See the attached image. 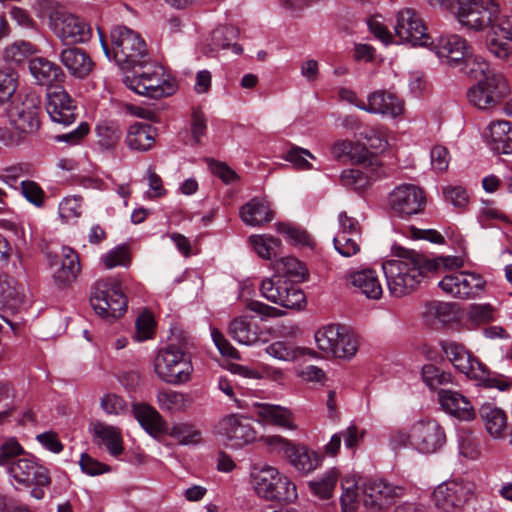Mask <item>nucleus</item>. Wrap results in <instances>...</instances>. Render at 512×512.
Segmentation results:
<instances>
[{"instance_id":"obj_1","label":"nucleus","mask_w":512,"mask_h":512,"mask_svg":"<svg viewBox=\"0 0 512 512\" xmlns=\"http://www.w3.org/2000/svg\"><path fill=\"white\" fill-rule=\"evenodd\" d=\"M500 13L499 5L494 0H482L473 7L457 11L459 22L476 31L492 26V35L487 38L488 51L496 58L508 60L512 54V16H507L494 26Z\"/></svg>"},{"instance_id":"obj_2","label":"nucleus","mask_w":512,"mask_h":512,"mask_svg":"<svg viewBox=\"0 0 512 512\" xmlns=\"http://www.w3.org/2000/svg\"><path fill=\"white\" fill-rule=\"evenodd\" d=\"M445 428L434 418L425 417L413 422L408 432L398 429L389 437V446L394 451L410 447L423 455L438 453L446 444Z\"/></svg>"},{"instance_id":"obj_3","label":"nucleus","mask_w":512,"mask_h":512,"mask_svg":"<svg viewBox=\"0 0 512 512\" xmlns=\"http://www.w3.org/2000/svg\"><path fill=\"white\" fill-rule=\"evenodd\" d=\"M387 286L393 297L412 293L420 284L425 268V256L415 250L401 249L396 259L382 265Z\"/></svg>"},{"instance_id":"obj_4","label":"nucleus","mask_w":512,"mask_h":512,"mask_svg":"<svg viewBox=\"0 0 512 512\" xmlns=\"http://www.w3.org/2000/svg\"><path fill=\"white\" fill-rule=\"evenodd\" d=\"M113 58L123 70L142 67L149 60L147 46L139 33L117 26L110 33Z\"/></svg>"},{"instance_id":"obj_5","label":"nucleus","mask_w":512,"mask_h":512,"mask_svg":"<svg viewBox=\"0 0 512 512\" xmlns=\"http://www.w3.org/2000/svg\"><path fill=\"white\" fill-rule=\"evenodd\" d=\"M250 477L253 489L261 498L290 502L297 496L295 485L273 466L254 464Z\"/></svg>"},{"instance_id":"obj_6","label":"nucleus","mask_w":512,"mask_h":512,"mask_svg":"<svg viewBox=\"0 0 512 512\" xmlns=\"http://www.w3.org/2000/svg\"><path fill=\"white\" fill-rule=\"evenodd\" d=\"M154 371L163 382L180 385L190 380L193 366L181 348L169 345L158 351L154 359Z\"/></svg>"},{"instance_id":"obj_7","label":"nucleus","mask_w":512,"mask_h":512,"mask_svg":"<svg viewBox=\"0 0 512 512\" xmlns=\"http://www.w3.org/2000/svg\"><path fill=\"white\" fill-rule=\"evenodd\" d=\"M90 303L102 318L116 319L127 309V298L116 279L97 281L92 288Z\"/></svg>"},{"instance_id":"obj_8","label":"nucleus","mask_w":512,"mask_h":512,"mask_svg":"<svg viewBox=\"0 0 512 512\" xmlns=\"http://www.w3.org/2000/svg\"><path fill=\"white\" fill-rule=\"evenodd\" d=\"M142 72L132 77H126V85L139 95L161 98L171 95L175 86L168 79L164 68L159 64H149L142 67Z\"/></svg>"},{"instance_id":"obj_9","label":"nucleus","mask_w":512,"mask_h":512,"mask_svg":"<svg viewBox=\"0 0 512 512\" xmlns=\"http://www.w3.org/2000/svg\"><path fill=\"white\" fill-rule=\"evenodd\" d=\"M49 27L64 45L86 43L92 37L89 23L64 11H54L50 14Z\"/></svg>"},{"instance_id":"obj_10","label":"nucleus","mask_w":512,"mask_h":512,"mask_svg":"<svg viewBox=\"0 0 512 512\" xmlns=\"http://www.w3.org/2000/svg\"><path fill=\"white\" fill-rule=\"evenodd\" d=\"M261 295L268 301L289 309H300L305 304L303 291L289 280L273 275L260 285Z\"/></svg>"},{"instance_id":"obj_11","label":"nucleus","mask_w":512,"mask_h":512,"mask_svg":"<svg viewBox=\"0 0 512 512\" xmlns=\"http://www.w3.org/2000/svg\"><path fill=\"white\" fill-rule=\"evenodd\" d=\"M7 116L13 129L25 136L35 133L40 125V99L34 94L13 100L7 107Z\"/></svg>"},{"instance_id":"obj_12","label":"nucleus","mask_w":512,"mask_h":512,"mask_svg":"<svg viewBox=\"0 0 512 512\" xmlns=\"http://www.w3.org/2000/svg\"><path fill=\"white\" fill-rule=\"evenodd\" d=\"M425 205V192L414 184L398 185L388 195L391 212L403 219L421 213Z\"/></svg>"},{"instance_id":"obj_13","label":"nucleus","mask_w":512,"mask_h":512,"mask_svg":"<svg viewBox=\"0 0 512 512\" xmlns=\"http://www.w3.org/2000/svg\"><path fill=\"white\" fill-rule=\"evenodd\" d=\"M363 504L370 511H379L405 494V488L382 479H361Z\"/></svg>"},{"instance_id":"obj_14","label":"nucleus","mask_w":512,"mask_h":512,"mask_svg":"<svg viewBox=\"0 0 512 512\" xmlns=\"http://www.w3.org/2000/svg\"><path fill=\"white\" fill-rule=\"evenodd\" d=\"M396 35L413 46L428 47L433 40L421 15L413 8L400 10L396 17Z\"/></svg>"},{"instance_id":"obj_15","label":"nucleus","mask_w":512,"mask_h":512,"mask_svg":"<svg viewBox=\"0 0 512 512\" xmlns=\"http://www.w3.org/2000/svg\"><path fill=\"white\" fill-rule=\"evenodd\" d=\"M508 93L509 87L504 76L490 74L468 90L467 98L478 109H489Z\"/></svg>"},{"instance_id":"obj_16","label":"nucleus","mask_w":512,"mask_h":512,"mask_svg":"<svg viewBox=\"0 0 512 512\" xmlns=\"http://www.w3.org/2000/svg\"><path fill=\"white\" fill-rule=\"evenodd\" d=\"M441 349L451 364L467 378L485 381L489 377L486 366L474 357L464 345L454 341L441 342Z\"/></svg>"},{"instance_id":"obj_17","label":"nucleus","mask_w":512,"mask_h":512,"mask_svg":"<svg viewBox=\"0 0 512 512\" xmlns=\"http://www.w3.org/2000/svg\"><path fill=\"white\" fill-rule=\"evenodd\" d=\"M485 280L481 275L471 272L447 274L439 282V287L452 297L472 299L485 288Z\"/></svg>"},{"instance_id":"obj_18","label":"nucleus","mask_w":512,"mask_h":512,"mask_svg":"<svg viewBox=\"0 0 512 512\" xmlns=\"http://www.w3.org/2000/svg\"><path fill=\"white\" fill-rule=\"evenodd\" d=\"M45 109L50 119L60 125H70L77 117L75 100L63 87L58 85L48 88Z\"/></svg>"},{"instance_id":"obj_19","label":"nucleus","mask_w":512,"mask_h":512,"mask_svg":"<svg viewBox=\"0 0 512 512\" xmlns=\"http://www.w3.org/2000/svg\"><path fill=\"white\" fill-rule=\"evenodd\" d=\"M470 488L462 481L451 480L439 484L433 491V501L441 512H455L467 501Z\"/></svg>"},{"instance_id":"obj_20","label":"nucleus","mask_w":512,"mask_h":512,"mask_svg":"<svg viewBox=\"0 0 512 512\" xmlns=\"http://www.w3.org/2000/svg\"><path fill=\"white\" fill-rule=\"evenodd\" d=\"M218 429L219 433L236 447H242L257 439V432L252 423L241 415L232 414L224 417L219 422Z\"/></svg>"},{"instance_id":"obj_21","label":"nucleus","mask_w":512,"mask_h":512,"mask_svg":"<svg viewBox=\"0 0 512 512\" xmlns=\"http://www.w3.org/2000/svg\"><path fill=\"white\" fill-rule=\"evenodd\" d=\"M428 47L433 50L443 63L450 67L458 66L461 60L465 59L466 53L470 49L467 41L456 34L440 36L436 42L429 44Z\"/></svg>"},{"instance_id":"obj_22","label":"nucleus","mask_w":512,"mask_h":512,"mask_svg":"<svg viewBox=\"0 0 512 512\" xmlns=\"http://www.w3.org/2000/svg\"><path fill=\"white\" fill-rule=\"evenodd\" d=\"M346 284L356 292L371 300H378L383 294V288L378 274L371 268L350 271L345 276Z\"/></svg>"},{"instance_id":"obj_23","label":"nucleus","mask_w":512,"mask_h":512,"mask_svg":"<svg viewBox=\"0 0 512 512\" xmlns=\"http://www.w3.org/2000/svg\"><path fill=\"white\" fill-rule=\"evenodd\" d=\"M10 475L19 483L47 486L50 484L48 470L28 458L18 459L9 467Z\"/></svg>"},{"instance_id":"obj_24","label":"nucleus","mask_w":512,"mask_h":512,"mask_svg":"<svg viewBox=\"0 0 512 512\" xmlns=\"http://www.w3.org/2000/svg\"><path fill=\"white\" fill-rule=\"evenodd\" d=\"M372 114L391 116L393 118L401 115L404 111V103L395 94L386 90H376L367 96V104L361 106Z\"/></svg>"},{"instance_id":"obj_25","label":"nucleus","mask_w":512,"mask_h":512,"mask_svg":"<svg viewBox=\"0 0 512 512\" xmlns=\"http://www.w3.org/2000/svg\"><path fill=\"white\" fill-rule=\"evenodd\" d=\"M132 413L140 426L153 438L158 439L168 432V424L163 416L151 405L136 403Z\"/></svg>"},{"instance_id":"obj_26","label":"nucleus","mask_w":512,"mask_h":512,"mask_svg":"<svg viewBox=\"0 0 512 512\" xmlns=\"http://www.w3.org/2000/svg\"><path fill=\"white\" fill-rule=\"evenodd\" d=\"M256 416L260 421L286 430H297L295 415L287 407L270 403H255Z\"/></svg>"},{"instance_id":"obj_27","label":"nucleus","mask_w":512,"mask_h":512,"mask_svg":"<svg viewBox=\"0 0 512 512\" xmlns=\"http://www.w3.org/2000/svg\"><path fill=\"white\" fill-rule=\"evenodd\" d=\"M59 61L72 76L78 79L86 78L95 65L84 49L74 46L63 49L59 54Z\"/></svg>"},{"instance_id":"obj_28","label":"nucleus","mask_w":512,"mask_h":512,"mask_svg":"<svg viewBox=\"0 0 512 512\" xmlns=\"http://www.w3.org/2000/svg\"><path fill=\"white\" fill-rule=\"evenodd\" d=\"M60 265L52 273L54 284L59 288L69 287L78 277L81 267L78 254L70 247L61 250Z\"/></svg>"},{"instance_id":"obj_29","label":"nucleus","mask_w":512,"mask_h":512,"mask_svg":"<svg viewBox=\"0 0 512 512\" xmlns=\"http://www.w3.org/2000/svg\"><path fill=\"white\" fill-rule=\"evenodd\" d=\"M438 398L441 407L454 417L464 421H471L475 418V410L464 395L456 391L441 389Z\"/></svg>"},{"instance_id":"obj_30","label":"nucleus","mask_w":512,"mask_h":512,"mask_svg":"<svg viewBox=\"0 0 512 512\" xmlns=\"http://www.w3.org/2000/svg\"><path fill=\"white\" fill-rule=\"evenodd\" d=\"M492 150L499 154L512 153V123L507 120L492 121L485 130Z\"/></svg>"},{"instance_id":"obj_31","label":"nucleus","mask_w":512,"mask_h":512,"mask_svg":"<svg viewBox=\"0 0 512 512\" xmlns=\"http://www.w3.org/2000/svg\"><path fill=\"white\" fill-rule=\"evenodd\" d=\"M94 442L104 445L112 456H119L123 452V439L118 427L96 421L92 424Z\"/></svg>"},{"instance_id":"obj_32","label":"nucleus","mask_w":512,"mask_h":512,"mask_svg":"<svg viewBox=\"0 0 512 512\" xmlns=\"http://www.w3.org/2000/svg\"><path fill=\"white\" fill-rule=\"evenodd\" d=\"M29 71L39 85L49 86V88L52 87L54 82L65 78L60 66L43 57L31 59L29 61Z\"/></svg>"},{"instance_id":"obj_33","label":"nucleus","mask_w":512,"mask_h":512,"mask_svg":"<svg viewBox=\"0 0 512 512\" xmlns=\"http://www.w3.org/2000/svg\"><path fill=\"white\" fill-rule=\"evenodd\" d=\"M273 211L265 199L253 198L240 209L242 221L249 226H262L273 219Z\"/></svg>"},{"instance_id":"obj_34","label":"nucleus","mask_w":512,"mask_h":512,"mask_svg":"<svg viewBox=\"0 0 512 512\" xmlns=\"http://www.w3.org/2000/svg\"><path fill=\"white\" fill-rule=\"evenodd\" d=\"M125 142L131 150L148 151L155 142L154 129L148 124L135 123L129 127Z\"/></svg>"},{"instance_id":"obj_35","label":"nucleus","mask_w":512,"mask_h":512,"mask_svg":"<svg viewBox=\"0 0 512 512\" xmlns=\"http://www.w3.org/2000/svg\"><path fill=\"white\" fill-rule=\"evenodd\" d=\"M95 133L97 145L102 151L114 150L122 137L120 125L113 120H103L97 123Z\"/></svg>"},{"instance_id":"obj_36","label":"nucleus","mask_w":512,"mask_h":512,"mask_svg":"<svg viewBox=\"0 0 512 512\" xmlns=\"http://www.w3.org/2000/svg\"><path fill=\"white\" fill-rule=\"evenodd\" d=\"M238 37V29L234 26H221L213 30L210 36L209 47L210 51L217 52L221 49H227L232 47V51L236 55H240L243 52V48L234 43Z\"/></svg>"},{"instance_id":"obj_37","label":"nucleus","mask_w":512,"mask_h":512,"mask_svg":"<svg viewBox=\"0 0 512 512\" xmlns=\"http://www.w3.org/2000/svg\"><path fill=\"white\" fill-rule=\"evenodd\" d=\"M270 356L282 361H295L302 356L314 357L316 352L309 348L295 346L285 341H277L266 347Z\"/></svg>"},{"instance_id":"obj_38","label":"nucleus","mask_w":512,"mask_h":512,"mask_svg":"<svg viewBox=\"0 0 512 512\" xmlns=\"http://www.w3.org/2000/svg\"><path fill=\"white\" fill-rule=\"evenodd\" d=\"M288 460L296 470L303 474L314 471L320 463V458L314 451L297 444L292 449Z\"/></svg>"},{"instance_id":"obj_39","label":"nucleus","mask_w":512,"mask_h":512,"mask_svg":"<svg viewBox=\"0 0 512 512\" xmlns=\"http://www.w3.org/2000/svg\"><path fill=\"white\" fill-rule=\"evenodd\" d=\"M332 155L336 159L348 157L350 160L362 163L368 159L367 148L359 143H354L349 140L336 141L331 149Z\"/></svg>"},{"instance_id":"obj_40","label":"nucleus","mask_w":512,"mask_h":512,"mask_svg":"<svg viewBox=\"0 0 512 512\" xmlns=\"http://www.w3.org/2000/svg\"><path fill=\"white\" fill-rule=\"evenodd\" d=\"M480 415L491 436L499 437L503 433L506 428V415L503 410L486 404L480 408Z\"/></svg>"},{"instance_id":"obj_41","label":"nucleus","mask_w":512,"mask_h":512,"mask_svg":"<svg viewBox=\"0 0 512 512\" xmlns=\"http://www.w3.org/2000/svg\"><path fill=\"white\" fill-rule=\"evenodd\" d=\"M457 67L462 73L477 80V82L484 80L490 74H494L489 71V64L482 57L473 55L470 49L466 53L465 59L461 60Z\"/></svg>"},{"instance_id":"obj_42","label":"nucleus","mask_w":512,"mask_h":512,"mask_svg":"<svg viewBox=\"0 0 512 512\" xmlns=\"http://www.w3.org/2000/svg\"><path fill=\"white\" fill-rule=\"evenodd\" d=\"M156 400L162 410L171 413L185 411L190 405L186 394L173 390L158 391Z\"/></svg>"},{"instance_id":"obj_43","label":"nucleus","mask_w":512,"mask_h":512,"mask_svg":"<svg viewBox=\"0 0 512 512\" xmlns=\"http://www.w3.org/2000/svg\"><path fill=\"white\" fill-rule=\"evenodd\" d=\"M229 335L243 345H253L258 341L257 332L251 328L250 323L245 317L234 318L228 328Z\"/></svg>"},{"instance_id":"obj_44","label":"nucleus","mask_w":512,"mask_h":512,"mask_svg":"<svg viewBox=\"0 0 512 512\" xmlns=\"http://www.w3.org/2000/svg\"><path fill=\"white\" fill-rule=\"evenodd\" d=\"M249 242L254 251L263 259H272L279 254L281 241L272 235H252Z\"/></svg>"},{"instance_id":"obj_45","label":"nucleus","mask_w":512,"mask_h":512,"mask_svg":"<svg viewBox=\"0 0 512 512\" xmlns=\"http://www.w3.org/2000/svg\"><path fill=\"white\" fill-rule=\"evenodd\" d=\"M342 493L340 496L341 512H356L359 507L358 490L360 481L346 477L341 481Z\"/></svg>"},{"instance_id":"obj_46","label":"nucleus","mask_w":512,"mask_h":512,"mask_svg":"<svg viewBox=\"0 0 512 512\" xmlns=\"http://www.w3.org/2000/svg\"><path fill=\"white\" fill-rule=\"evenodd\" d=\"M340 473L336 468H331L325 472L319 479L308 483L310 490L322 499H328L332 496L334 488L339 480Z\"/></svg>"},{"instance_id":"obj_47","label":"nucleus","mask_w":512,"mask_h":512,"mask_svg":"<svg viewBox=\"0 0 512 512\" xmlns=\"http://www.w3.org/2000/svg\"><path fill=\"white\" fill-rule=\"evenodd\" d=\"M342 327L339 325H327L315 333V341L318 349L326 354L333 355L336 341L340 337Z\"/></svg>"},{"instance_id":"obj_48","label":"nucleus","mask_w":512,"mask_h":512,"mask_svg":"<svg viewBox=\"0 0 512 512\" xmlns=\"http://www.w3.org/2000/svg\"><path fill=\"white\" fill-rule=\"evenodd\" d=\"M276 275L304 279L307 273L305 266L295 257H282L274 263Z\"/></svg>"},{"instance_id":"obj_49","label":"nucleus","mask_w":512,"mask_h":512,"mask_svg":"<svg viewBox=\"0 0 512 512\" xmlns=\"http://www.w3.org/2000/svg\"><path fill=\"white\" fill-rule=\"evenodd\" d=\"M360 238L361 235L338 232L333 238V244L340 255L351 257L360 252Z\"/></svg>"},{"instance_id":"obj_50","label":"nucleus","mask_w":512,"mask_h":512,"mask_svg":"<svg viewBox=\"0 0 512 512\" xmlns=\"http://www.w3.org/2000/svg\"><path fill=\"white\" fill-rule=\"evenodd\" d=\"M167 434L182 445L197 444L201 440V432L195 426L188 423L173 425L170 430L168 429Z\"/></svg>"},{"instance_id":"obj_51","label":"nucleus","mask_w":512,"mask_h":512,"mask_svg":"<svg viewBox=\"0 0 512 512\" xmlns=\"http://www.w3.org/2000/svg\"><path fill=\"white\" fill-rule=\"evenodd\" d=\"M421 376L423 382L432 390L452 382V375L433 364L422 367Z\"/></svg>"},{"instance_id":"obj_52","label":"nucleus","mask_w":512,"mask_h":512,"mask_svg":"<svg viewBox=\"0 0 512 512\" xmlns=\"http://www.w3.org/2000/svg\"><path fill=\"white\" fill-rule=\"evenodd\" d=\"M278 233L284 235L287 241L293 245L311 246L312 239L310 235L302 228L291 223H278L276 225Z\"/></svg>"},{"instance_id":"obj_53","label":"nucleus","mask_w":512,"mask_h":512,"mask_svg":"<svg viewBox=\"0 0 512 512\" xmlns=\"http://www.w3.org/2000/svg\"><path fill=\"white\" fill-rule=\"evenodd\" d=\"M35 52V45L28 41L19 40L15 41L5 49L4 58L7 61L21 63L25 58L34 54Z\"/></svg>"},{"instance_id":"obj_54","label":"nucleus","mask_w":512,"mask_h":512,"mask_svg":"<svg viewBox=\"0 0 512 512\" xmlns=\"http://www.w3.org/2000/svg\"><path fill=\"white\" fill-rule=\"evenodd\" d=\"M21 195L32 205L41 208L45 202V192L41 186L33 180H23L20 183Z\"/></svg>"},{"instance_id":"obj_55","label":"nucleus","mask_w":512,"mask_h":512,"mask_svg":"<svg viewBox=\"0 0 512 512\" xmlns=\"http://www.w3.org/2000/svg\"><path fill=\"white\" fill-rule=\"evenodd\" d=\"M307 157L310 159H315V156L309 150L298 146H293L286 153L284 159L290 162L296 169L311 170L313 167L312 164L307 160Z\"/></svg>"},{"instance_id":"obj_56","label":"nucleus","mask_w":512,"mask_h":512,"mask_svg":"<svg viewBox=\"0 0 512 512\" xmlns=\"http://www.w3.org/2000/svg\"><path fill=\"white\" fill-rule=\"evenodd\" d=\"M336 343L337 344L332 356L338 358H350L357 352L356 339L348 334L343 327L340 332V337Z\"/></svg>"},{"instance_id":"obj_57","label":"nucleus","mask_w":512,"mask_h":512,"mask_svg":"<svg viewBox=\"0 0 512 512\" xmlns=\"http://www.w3.org/2000/svg\"><path fill=\"white\" fill-rule=\"evenodd\" d=\"M466 317L475 324H484L494 320V308L490 304H471Z\"/></svg>"},{"instance_id":"obj_58","label":"nucleus","mask_w":512,"mask_h":512,"mask_svg":"<svg viewBox=\"0 0 512 512\" xmlns=\"http://www.w3.org/2000/svg\"><path fill=\"white\" fill-rule=\"evenodd\" d=\"M135 339L139 342L152 338L154 334L155 321L149 312H144L138 316L135 322Z\"/></svg>"},{"instance_id":"obj_59","label":"nucleus","mask_w":512,"mask_h":512,"mask_svg":"<svg viewBox=\"0 0 512 512\" xmlns=\"http://www.w3.org/2000/svg\"><path fill=\"white\" fill-rule=\"evenodd\" d=\"M16 89V73L11 69L0 70V104L9 100Z\"/></svg>"},{"instance_id":"obj_60","label":"nucleus","mask_w":512,"mask_h":512,"mask_svg":"<svg viewBox=\"0 0 512 512\" xmlns=\"http://www.w3.org/2000/svg\"><path fill=\"white\" fill-rule=\"evenodd\" d=\"M264 445L269 449L271 453L285 456L287 459L292 452V449L296 444H293L288 439L279 436L272 435L262 438Z\"/></svg>"},{"instance_id":"obj_61","label":"nucleus","mask_w":512,"mask_h":512,"mask_svg":"<svg viewBox=\"0 0 512 512\" xmlns=\"http://www.w3.org/2000/svg\"><path fill=\"white\" fill-rule=\"evenodd\" d=\"M338 433L341 434L345 448L353 452L359 447L365 435V431L353 423Z\"/></svg>"},{"instance_id":"obj_62","label":"nucleus","mask_w":512,"mask_h":512,"mask_svg":"<svg viewBox=\"0 0 512 512\" xmlns=\"http://www.w3.org/2000/svg\"><path fill=\"white\" fill-rule=\"evenodd\" d=\"M340 180L344 186L354 190H362L369 184L367 176L358 169L344 170Z\"/></svg>"},{"instance_id":"obj_63","label":"nucleus","mask_w":512,"mask_h":512,"mask_svg":"<svg viewBox=\"0 0 512 512\" xmlns=\"http://www.w3.org/2000/svg\"><path fill=\"white\" fill-rule=\"evenodd\" d=\"M81 213V202L77 197L65 198L59 204V215L66 222L77 219Z\"/></svg>"},{"instance_id":"obj_64","label":"nucleus","mask_w":512,"mask_h":512,"mask_svg":"<svg viewBox=\"0 0 512 512\" xmlns=\"http://www.w3.org/2000/svg\"><path fill=\"white\" fill-rule=\"evenodd\" d=\"M100 407L108 415H120L127 409L124 399L116 394H105L100 401Z\"/></svg>"}]
</instances>
